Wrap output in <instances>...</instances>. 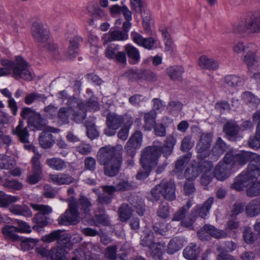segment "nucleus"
Returning a JSON list of instances; mask_svg holds the SVG:
<instances>
[{
    "label": "nucleus",
    "instance_id": "nucleus-49",
    "mask_svg": "<svg viewBox=\"0 0 260 260\" xmlns=\"http://www.w3.org/2000/svg\"><path fill=\"white\" fill-rule=\"evenodd\" d=\"M154 243L153 233L149 231H144V235L141 236L142 246L147 247L148 248H151Z\"/></svg>",
    "mask_w": 260,
    "mask_h": 260
},
{
    "label": "nucleus",
    "instance_id": "nucleus-59",
    "mask_svg": "<svg viewBox=\"0 0 260 260\" xmlns=\"http://www.w3.org/2000/svg\"><path fill=\"white\" fill-rule=\"evenodd\" d=\"M42 170L32 169V172L27 176V181L30 184L38 183L42 178Z\"/></svg>",
    "mask_w": 260,
    "mask_h": 260
},
{
    "label": "nucleus",
    "instance_id": "nucleus-33",
    "mask_svg": "<svg viewBox=\"0 0 260 260\" xmlns=\"http://www.w3.org/2000/svg\"><path fill=\"white\" fill-rule=\"evenodd\" d=\"M246 215L249 217H255L260 214V200H252L245 208Z\"/></svg>",
    "mask_w": 260,
    "mask_h": 260
},
{
    "label": "nucleus",
    "instance_id": "nucleus-4",
    "mask_svg": "<svg viewBox=\"0 0 260 260\" xmlns=\"http://www.w3.org/2000/svg\"><path fill=\"white\" fill-rule=\"evenodd\" d=\"M77 106L75 108L72 107H61L58 112V118L62 123H68L69 118L76 123L82 122L86 117L85 113L84 104L82 102H77Z\"/></svg>",
    "mask_w": 260,
    "mask_h": 260
},
{
    "label": "nucleus",
    "instance_id": "nucleus-48",
    "mask_svg": "<svg viewBox=\"0 0 260 260\" xmlns=\"http://www.w3.org/2000/svg\"><path fill=\"white\" fill-rule=\"evenodd\" d=\"M46 100V97L44 94L32 92L26 94L24 99V102L25 104L29 105L35 102H39L40 100H42L45 102Z\"/></svg>",
    "mask_w": 260,
    "mask_h": 260
},
{
    "label": "nucleus",
    "instance_id": "nucleus-34",
    "mask_svg": "<svg viewBox=\"0 0 260 260\" xmlns=\"http://www.w3.org/2000/svg\"><path fill=\"white\" fill-rule=\"evenodd\" d=\"M61 247H54L51 250L50 257L52 260H66L67 258V252L64 248H70V244H67V247H64L62 244Z\"/></svg>",
    "mask_w": 260,
    "mask_h": 260
},
{
    "label": "nucleus",
    "instance_id": "nucleus-13",
    "mask_svg": "<svg viewBox=\"0 0 260 260\" xmlns=\"http://www.w3.org/2000/svg\"><path fill=\"white\" fill-rule=\"evenodd\" d=\"M31 32L36 41L40 43L45 42L48 38V30L43 25L38 22L33 23L31 27Z\"/></svg>",
    "mask_w": 260,
    "mask_h": 260
},
{
    "label": "nucleus",
    "instance_id": "nucleus-16",
    "mask_svg": "<svg viewBox=\"0 0 260 260\" xmlns=\"http://www.w3.org/2000/svg\"><path fill=\"white\" fill-rule=\"evenodd\" d=\"M231 168L230 163H227L224 160L222 162L220 161L215 168L214 176L218 180H224L229 176L230 170Z\"/></svg>",
    "mask_w": 260,
    "mask_h": 260
},
{
    "label": "nucleus",
    "instance_id": "nucleus-8",
    "mask_svg": "<svg viewBox=\"0 0 260 260\" xmlns=\"http://www.w3.org/2000/svg\"><path fill=\"white\" fill-rule=\"evenodd\" d=\"M236 29L239 32H243L246 30L252 33L260 32V14L252 15L248 20L237 26Z\"/></svg>",
    "mask_w": 260,
    "mask_h": 260
},
{
    "label": "nucleus",
    "instance_id": "nucleus-1",
    "mask_svg": "<svg viewBox=\"0 0 260 260\" xmlns=\"http://www.w3.org/2000/svg\"><path fill=\"white\" fill-rule=\"evenodd\" d=\"M224 160L231 165H245L247 161L250 163L246 171H243L236 177L232 184V188L238 191L243 190L251 179L260 177V155L249 152H242L234 155L228 152L224 157Z\"/></svg>",
    "mask_w": 260,
    "mask_h": 260
},
{
    "label": "nucleus",
    "instance_id": "nucleus-11",
    "mask_svg": "<svg viewBox=\"0 0 260 260\" xmlns=\"http://www.w3.org/2000/svg\"><path fill=\"white\" fill-rule=\"evenodd\" d=\"M212 140V134L211 133H205L201 135L200 141L196 148L198 153V157H206L205 155L211 146Z\"/></svg>",
    "mask_w": 260,
    "mask_h": 260
},
{
    "label": "nucleus",
    "instance_id": "nucleus-57",
    "mask_svg": "<svg viewBox=\"0 0 260 260\" xmlns=\"http://www.w3.org/2000/svg\"><path fill=\"white\" fill-rule=\"evenodd\" d=\"M38 242L37 239L26 238L21 240L20 247L22 250L28 251L33 249Z\"/></svg>",
    "mask_w": 260,
    "mask_h": 260
},
{
    "label": "nucleus",
    "instance_id": "nucleus-24",
    "mask_svg": "<svg viewBox=\"0 0 260 260\" xmlns=\"http://www.w3.org/2000/svg\"><path fill=\"white\" fill-rule=\"evenodd\" d=\"M78 208L80 207L81 214L84 217L90 214L92 204L90 200L84 196H80L78 202L76 201Z\"/></svg>",
    "mask_w": 260,
    "mask_h": 260
},
{
    "label": "nucleus",
    "instance_id": "nucleus-22",
    "mask_svg": "<svg viewBox=\"0 0 260 260\" xmlns=\"http://www.w3.org/2000/svg\"><path fill=\"white\" fill-rule=\"evenodd\" d=\"M83 42V39L80 36H76L70 40L68 50V57L72 59L76 57L79 52V47Z\"/></svg>",
    "mask_w": 260,
    "mask_h": 260
},
{
    "label": "nucleus",
    "instance_id": "nucleus-30",
    "mask_svg": "<svg viewBox=\"0 0 260 260\" xmlns=\"http://www.w3.org/2000/svg\"><path fill=\"white\" fill-rule=\"evenodd\" d=\"M2 233L5 239L11 241H20L21 237L17 234L18 231L17 227L10 225H5L2 230Z\"/></svg>",
    "mask_w": 260,
    "mask_h": 260
},
{
    "label": "nucleus",
    "instance_id": "nucleus-42",
    "mask_svg": "<svg viewBox=\"0 0 260 260\" xmlns=\"http://www.w3.org/2000/svg\"><path fill=\"white\" fill-rule=\"evenodd\" d=\"M156 115L154 112L150 111L144 113V124L143 127L145 131H149L155 125Z\"/></svg>",
    "mask_w": 260,
    "mask_h": 260
},
{
    "label": "nucleus",
    "instance_id": "nucleus-2",
    "mask_svg": "<svg viewBox=\"0 0 260 260\" xmlns=\"http://www.w3.org/2000/svg\"><path fill=\"white\" fill-rule=\"evenodd\" d=\"M123 147L121 145L101 147L97 153L98 162L104 166L105 174L109 177L116 176L122 162Z\"/></svg>",
    "mask_w": 260,
    "mask_h": 260
},
{
    "label": "nucleus",
    "instance_id": "nucleus-17",
    "mask_svg": "<svg viewBox=\"0 0 260 260\" xmlns=\"http://www.w3.org/2000/svg\"><path fill=\"white\" fill-rule=\"evenodd\" d=\"M213 197L209 198L202 206H197L192 213L197 217V216L205 219L208 216L211 206L213 203Z\"/></svg>",
    "mask_w": 260,
    "mask_h": 260
},
{
    "label": "nucleus",
    "instance_id": "nucleus-46",
    "mask_svg": "<svg viewBox=\"0 0 260 260\" xmlns=\"http://www.w3.org/2000/svg\"><path fill=\"white\" fill-rule=\"evenodd\" d=\"M189 160L190 159L188 156H183L176 161L175 168L173 172L176 174L178 179H182L180 173L182 172L185 167L188 164Z\"/></svg>",
    "mask_w": 260,
    "mask_h": 260
},
{
    "label": "nucleus",
    "instance_id": "nucleus-41",
    "mask_svg": "<svg viewBox=\"0 0 260 260\" xmlns=\"http://www.w3.org/2000/svg\"><path fill=\"white\" fill-rule=\"evenodd\" d=\"M125 54H126L129 58L132 59L133 63L139 62L140 55L139 50L130 44H126L124 46Z\"/></svg>",
    "mask_w": 260,
    "mask_h": 260
},
{
    "label": "nucleus",
    "instance_id": "nucleus-56",
    "mask_svg": "<svg viewBox=\"0 0 260 260\" xmlns=\"http://www.w3.org/2000/svg\"><path fill=\"white\" fill-rule=\"evenodd\" d=\"M148 101L147 98L140 94H136L129 97L128 101L130 104L135 107H140Z\"/></svg>",
    "mask_w": 260,
    "mask_h": 260
},
{
    "label": "nucleus",
    "instance_id": "nucleus-25",
    "mask_svg": "<svg viewBox=\"0 0 260 260\" xmlns=\"http://www.w3.org/2000/svg\"><path fill=\"white\" fill-rule=\"evenodd\" d=\"M258 177L253 178L243 187H247L246 194L250 197L260 195V181H257Z\"/></svg>",
    "mask_w": 260,
    "mask_h": 260
},
{
    "label": "nucleus",
    "instance_id": "nucleus-14",
    "mask_svg": "<svg viewBox=\"0 0 260 260\" xmlns=\"http://www.w3.org/2000/svg\"><path fill=\"white\" fill-rule=\"evenodd\" d=\"M253 121L257 124L255 137L250 138L249 146L253 149L260 148V109L254 112L252 116Z\"/></svg>",
    "mask_w": 260,
    "mask_h": 260
},
{
    "label": "nucleus",
    "instance_id": "nucleus-35",
    "mask_svg": "<svg viewBox=\"0 0 260 260\" xmlns=\"http://www.w3.org/2000/svg\"><path fill=\"white\" fill-rule=\"evenodd\" d=\"M46 163L50 168L58 171H62L67 167V162L59 157L47 158Z\"/></svg>",
    "mask_w": 260,
    "mask_h": 260
},
{
    "label": "nucleus",
    "instance_id": "nucleus-63",
    "mask_svg": "<svg viewBox=\"0 0 260 260\" xmlns=\"http://www.w3.org/2000/svg\"><path fill=\"white\" fill-rule=\"evenodd\" d=\"M115 185L118 191H124L134 188L132 183L127 180H120Z\"/></svg>",
    "mask_w": 260,
    "mask_h": 260
},
{
    "label": "nucleus",
    "instance_id": "nucleus-21",
    "mask_svg": "<svg viewBox=\"0 0 260 260\" xmlns=\"http://www.w3.org/2000/svg\"><path fill=\"white\" fill-rule=\"evenodd\" d=\"M227 145L220 137H219L210 153L212 160L216 161L227 149Z\"/></svg>",
    "mask_w": 260,
    "mask_h": 260
},
{
    "label": "nucleus",
    "instance_id": "nucleus-10",
    "mask_svg": "<svg viewBox=\"0 0 260 260\" xmlns=\"http://www.w3.org/2000/svg\"><path fill=\"white\" fill-rule=\"evenodd\" d=\"M143 140V135L140 131L136 132L129 138L125 146L126 153L131 156H134L136 150L140 148Z\"/></svg>",
    "mask_w": 260,
    "mask_h": 260
},
{
    "label": "nucleus",
    "instance_id": "nucleus-36",
    "mask_svg": "<svg viewBox=\"0 0 260 260\" xmlns=\"http://www.w3.org/2000/svg\"><path fill=\"white\" fill-rule=\"evenodd\" d=\"M200 248L195 244L190 243L183 250V255L188 259H194L200 253Z\"/></svg>",
    "mask_w": 260,
    "mask_h": 260
},
{
    "label": "nucleus",
    "instance_id": "nucleus-20",
    "mask_svg": "<svg viewBox=\"0 0 260 260\" xmlns=\"http://www.w3.org/2000/svg\"><path fill=\"white\" fill-rule=\"evenodd\" d=\"M94 251L100 252V248L95 245H93L91 243H88L86 244V246L83 245L80 246L78 249H76V253H78L81 257L83 255L85 259L87 257H90V254L93 253ZM89 260H99L98 258L94 259L93 257H90Z\"/></svg>",
    "mask_w": 260,
    "mask_h": 260
},
{
    "label": "nucleus",
    "instance_id": "nucleus-31",
    "mask_svg": "<svg viewBox=\"0 0 260 260\" xmlns=\"http://www.w3.org/2000/svg\"><path fill=\"white\" fill-rule=\"evenodd\" d=\"M161 184L164 185L162 186L164 198L169 201L175 200L176 198L175 184L172 182L165 181H161Z\"/></svg>",
    "mask_w": 260,
    "mask_h": 260
},
{
    "label": "nucleus",
    "instance_id": "nucleus-53",
    "mask_svg": "<svg viewBox=\"0 0 260 260\" xmlns=\"http://www.w3.org/2000/svg\"><path fill=\"white\" fill-rule=\"evenodd\" d=\"M15 162L14 158L4 154L0 155V168L10 169L13 167Z\"/></svg>",
    "mask_w": 260,
    "mask_h": 260
},
{
    "label": "nucleus",
    "instance_id": "nucleus-29",
    "mask_svg": "<svg viewBox=\"0 0 260 260\" xmlns=\"http://www.w3.org/2000/svg\"><path fill=\"white\" fill-rule=\"evenodd\" d=\"M9 210L14 215L23 216L26 218H29L32 215V212L26 205L14 204L9 207Z\"/></svg>",
    "mask_w": 260,
    "mask_h": 260
},
{
    "label": "nucleus",
    "instance_id": "nucleus-45",
    "mask_svg": "<svg viewBox=\"0 0 260 260\" xmlns=\"http://www.w3.org/2000/svg\"><path fill=\"white\" fill-rule=\"evenodd\" d=\"M241 98L243 102L250 107H257L260 103L259 99L249 91L243 92Z\"/></svg>",
    "mask_w": 260,
    "mask_h": 260
},
{
    "label": "nucleus",
    "instance_id": "nucleus-23",
    "mask_svg": "<svg viewBox=\"0 0 260 260\" xmlns=\"http://www.w3.org/2000/svg\"><path fill=\"white\" fill-rule=\"evenodd\" d=\"M204 166V161L200 162L198 166L188 167L184 171V177L187 180L194 181L202 172Z\"/></svg>",
    "mask_w": 260,
    "mask_h": 260
},
{
    "label": "nucleus",
    "instance_id": "nucleus-54",
    "mask_svg": "<svg viewBox=\"0 0 260 260\" xmlns=\"http://www.w3.org/2000/svg\"><path fill=\"white\" fill-rule=\"evenodd\" d=\"M205 226V230H206L208 235L216 238H224L226 236V233L223 231H220L216 229L214 226L206 224Z\"/></svg>",
    "mask_w": 260,
    "mask_h": 260
},
{
    "label": "nucleus",
    "instance_id": "nucleus-50",
    "mask_svg": "<svg viewBox=\"0 0 260 260\" xmlns=\"http://www.w3.org/2000/svg\"><path fill=\"white\" fill-rule=\"evenodd\" d=\"M48 219L46 215L42 213H37L33 220L38 225L33 226L32 229L39 231L40 228H42L49 223Z\"/></svg>",
    "mask_w": 260,
    "mask_h": 260
},
{
    "label": "nucleus",
    "instance_id": "nucleus-60",
    "mask_svg": "<svg viewBox=\"0 0 260 260\" xmlns=\"http://www.w3.org/2000/svg\"><path fill=\"white\" fill-rule=\"evenodd\" d=\"M15 222L18 225L17 230L18 233L22 234H29L31 232V228L30 225L20 219H16Z\"/></svg>",
    "mask_w": 260,
    "mask_h": 260
},
{
    "label": "nucleus",
    "instance_id": "nucleus-55",
    "mask_svg": "<svg viewBox=\"0 0 260 260\" xmlns=\"http://www.w3.org/2000/svg\"><path fill=\"white\" fill-rule=\"evenodd\" d=\"M225 83L230 87H235L242 84L243 79L236 75H228L224 78Z\"/></svg>",
    "mask_w": 260,
    "mask_h": 260
},
{
    "label": "nucleus",
    "instance_id": "nucleus-52",
    "mask_svg": "<svg viewBox=\"0 0 260 260\" xmlns=\"http://www.w3.org/2000/svg\"><path fill=\"white\" fill-rule=\"evenodd\" d=\"M191 205V201H188L185 206H182L174 214L172 220L180 221L182 220Z\"/></svg>",
    "mask_w": 260,
    "mask_h": 260
},
{
    "label": "nucleus",
    "instance_id": "nucleus-62",
    "mask_svg": "<svg viewBox=\"0 0 260 260\" xmlns=\"http://www.w3.org/2000/svg\"><path fill=\"white\" fill-rule=\"evenodd\" d=\"M30 206L35 211H39V212L38 213H42L45 215L51 213L52 211L51 207L48 205L30 203Z\"/></svg>",
    "mask_w": 260,
    "mask_h": 260
},
{
    "label": "nucleus",
    "instance_id": "nucleus-47",
    "mask_svg": "<svg viewBox=\"0 0 260 260\" xmlns=\"http://www.w3.org/2000/svg\"><path fill=\"white\" fill-rule=\"evenodd\" d=\"M19 199L18 196L8 195L0 190V207H6L10 204L17 202Z\"/></svg>",
    "mask_w": 260,
    "mask_h": 260
},
{
    "label": "nucleus",
    "instance_id": "nucleus-39",
    "mask_svg": "<svg viewBox=\"0 0 260 260\" xmlns=\"http://www.w3.org/2000/svg\"><path fill=\"white\" fill-rule=\"evenodd\" d=\"M148 147H154L157 150L156 153H153L154 154H156V156L152 155V157H150V158L152 160L153 165L154 166H157L158 164V158L160 156L161 153L164 154V155L165 157H167V156L170 155L172 152H170L168 147L165 146L162 147L161 146L152 145L149 146Z\"/></svg>",
    "mask_w": 260,
    "mask_h": 260
},
{
    "label": "nucleus",
    "instance_id": "nucleus-58",
    "mask_svg": "<svg viewBox=\"0 0 260 260\" xmlns=\"http://www.w3.org/2000/svg\"><path fill=\"white\" fill-rule=\"evenodd\" d=\"M164 185L161 182L153 188L150 191V200L152 201H157L159 200L161 196H163L162 186Z\"/></svg>",
    "mask_w": 260,
    "mask_h": 260
},
{
    "label": "nucleus",
    "instance_id": "nucleus-44",
    "mask_svg": "<svg viewBox=\"0 0 260 260\" xmlns=\"http://www.w3.org/2000/svg\"><path fill=\"white\" fill-rule=\"evenodd\" d=\"M151 248H149L150 256L154 260H162V256L164 251V246L158 243H154Z\"/></svg>",
    "mask_w": 260,
    "mask_h": 260
},
{
    "label": "nucleus",
    "instance_id": "nucleus-3",
    "mask_svg": "<svg viewBox=\"0 0 260 260\" xmlns=\"http://www.w3.org/2000/svg\"><path fill=\"white\" fill-rule=\"evenodd\" d=\"M1 63L3 67H0V76L8 75L13 71V76L17 80L22 79L30 81L32 79L28 63L21 56H16L15 62L8 59H2Z\"/></svg>",
    "mask_w": 260,
    "mask_h": 260
},
{
    "label": "nucleus",
    "instance_id": "nucleus-7",
    "mask_svg": "<svg viewBox=\"0 0 260 260\" xmlns=\"http://www.w3.org/2000/svg\"><path fill=\"white\" fill-rule=\"evenodd\" d=\"M245 48L244 61L247 64L249 71L253 72L260 67L256 56L257 46L253 43H248Z\"/></svg>",
    "mask_w": 260,
    "mask_h": 260
},
{
    "label": "nucleus",
    "instance_id": "nucleus-12",
    "mask_svg": "<svg viewBox=\"0 0 260 260\" xmlns=\"http://www.w3.org/2000/svg\"><path fill=\"white\" fill-rule=\"evenodd\" d=\"M41 240L46 243H51L55 240H58L60 244H62L64 247H67V244H70V238L67 234H62L60 230L54 231L49 234L43 236Z\"/></svg>",
    "mask_w": 260,
    "mask_h": 260
},
{
    "label": "nucleus",
    "instance_id": "nucleus-43",
    "mask_svg": "<svg viewBox=\"0 0 260 260\" xmlns=\"http://www.w3.org/2000/svg\"><path fill=\"white\" fill-rule=\"evenodd\" d=\"M123 121L122 116L110 113L107 115L106 123L107 126L113 127L117 129Z\"/></svg>",
    "mask_w": 260,
    "mask_h": 260
},
{
    "label": "nucleus",
    "instance_id": "nucleus-6",
    "mask_svg": "<svg viewBox=\"0 0 260 260\" xmlns=\"http://www.w3.org/2000/svg\"><path fill=\"white\" fill-rule=\"evenodd\" d=\"M68 201V208L58 219V223L60 225L75 224L79 221V213L76 200L71 196Z\"/></svg>",
    "mask_w": 260,
    "mask_h": 260
},
{
    "label": "nucleus",
    "instance_id": "nucleus-27",
    "mask_svg": "<svg viewBox=\"0 0 260 260\" xmlns=\"http://www.w3.org/2000/svg\"><path fill=\"white\" fill-rule=\"evenodd\" d=\"M237 123L233 121L226 122L223 128V132L229 137L230 140H236L239 131Z\"/></svg>",
    "mask_w": 260,
    "mask_h": 260
},
{
    "label": "nucleus",
    "instance_id": "nucleus-37",
    "mask_svg": "<svg viewBox=\"0 0 260 260\" xmlns=\"http://www.w3.org/2000/svg\"><path fill=\"white\" fill-rule=\"evenodd\" d=\"M166 73L169 77L173 80H181L184 69L181 66H173L166 69Z\"/></svg>",
    "mask_w": 260,
    "mask_h": 260
},
{
    "label": "nucleus",
    "instance_id": "nucleus-40",
    "mask_svg": "<svg viewBox=\"0 0 260 260\" xmlns=\"http://www.w3.org/2000/svg\"><path fill=\"white\" fill-rule=\"evenodd\" d=\"M133 210L132 207L126 203L122 204L119 208L118 213L121 221H127L132 216Z\"/></svg>",
    "mask_w": 260,
    "mask_h": 260
},
{
    "label": "nucleus",
    "instance_id": "nucleus-51",
    "mask_svg": "<svg viewBox=\"0 0 260 260\" xmlns=\"http://www.w3.org/2000/svg\"><path fill=\"white\" fill-rule=\"evenodd\" d=\"M182 247V240L178 238H174L170 241L168 245L167 252L169 254H172L179 250Z\"/></svg>",
    "mask_w": 260,
    "mask_h": 260
},
{
    "label": "nucleus",
    "instance_id": "nucleus-19",
    "mask_svg": "<svg viewBox=\"0 0 260 260\" xmlns=\"http://www.w3.org/2000/svg\"><path fill=\"white\" fill-rule=\"evenodd\" d=\"M28 125L32 130H44L46 125V120L39 113H34L28 120Z\"/></svg>",
    "mask_w": 260,
    "mask_h": 260
},
{
    "label": "nucleus",
    "instance_id": "nucleus-26",
    "mask_svg": "<svg viewBox=\"0 0 260 260\" xmlns=\"http://www.w3.org/2000/svg\"><path fill=\"white\" fill-rule=\"evenodd\" d=\"M12 134L17 135L21 142L23 143L29 142V135L27 127L24 125L23 121L20 120L19 121V123L16 128L12 131Z\"/></svg>",
    "mask_w": 260,
    "mask_h": 260
},
{
    "label": "nucleus",
    "instance_id": "nucleus-18",
    "mask_svg": "<svg viewBox=\"0 0 260 260\" xmlns=\"http://www.w3.org/2000/svg\"><path fill=\"white\" fill-rule=\"evenodd\" d=\"M49 178L54 184L57 185H69L75 181V179L72 176L65 173L50 174Z\"/></svg>",
    "mask_w": 260,
    "mask_h": 260
},
{
    "label": "nucleus",
    "instance_id": "nucleus-28",
    "mask_svg": "<svg viewBox=\"0 0 260 260\" xmlns=\"http://www.w3.org/2000/svg\"><path fill=\"white\" fill-rule=\"evenodd\" d=\"M198 63L199 66L203 69L215 70L219 67V63L217 60L206 55L201 56L199 59Z\"/></svg>",
    "mask_w": 260,
    "mask_h": 260
},
{
    "label": "nucleus",
    "instance_id": "nucleus-38",
    "mask_svg": "<svg viewBox=\"0 0 260 260\" xmlns=\"http://www.w3.org/2000/svg\"><path fill=\"white\" fill-rule=\"evenodd\" d=\"M39 143L43 148H50L54 143L53 135L48 131H43L40 135Z\"/></svg>",
    "mask_w": 260,
    "mask_h": 260
},
{
    "label": "nucleus",
    "instance_id": "nucleus-9",
    "mask_svg": "<svg viewBox=\"0 0 260 260\" xmlns=\"http://www.w3.org/2000/svg\"><path fill=\"white\" fill-rule=\"evenodd\" d=\"M120 46L117 44H111L108 45L105 50V56L118 62L125 64L126 62V56L125 52L119 51Z\"/></svg>",
    "mask_w": 260,
    "mask_h": 260
},
{
    "label": "nucleus",
    "instance_id": "nucleus-61",
    "mask_svg": "<svg viewBox=\"0 0 260 260\" xmlns=\"http://www.w3.org/2000/svg\"><path fill=\"white\" fill-rule=\"evenodd\" d=\"M182 104L178 101H171L169 102L167 110L169 112L174 114L180 112L182 108Z\"/></svg>",
    "mask_w": 260,
    "mask_h": 260
},
{
    "label": "nucleus",
    "instance_id": "nucleus-64",
    "mask_svg": "<svg viewBox=\"0 0 260 260\" xmlns=\"http://www.w3.org/2000/svg\"><path fill=\"white\" fill-rule=\"evenodd\" d=\"M157 215L162 218L166 219L170 215V209L169 206H168L167 203H161L157 210Z\"/></svg>",
    "mask_w": 260,
    "mask_h": 260
},
{
    "label": "nucleus",
    "instance_id": "nucleus-5",
    "mask_svg": "<svg viewBox=\"0 0 260 260\" xmlns=\"http://www.w3.org/2000/svg\"><path fill=\"white\" fill-rule=\"evenodd\" d=\"M156 149L154 147H146L141 154L140 162L142 164V169L140 170L136 175V179L142 180L146 178L152 168L156 166L153 165L152 160L150 158L152 155L155 156L153 153H156Z\"/></svg>",
    "mask_w": 260,
    "mask_h": 260
},
{
    "label": "nucleus",
    "instance_id": "nucleus-32",
    "mask_svg": "<svg viewBox=\"0 0 260 260\" xmlns=\"http://www.w3.org/2000/svg\"><path fill=\"white\" fill-rule=\"evenodd\" d=\"M213 165L210 161H204L203 169L202 170V172H203V174L201 176L200 181L201 183L205 186L208 185L211 182V171Z\"/></svg>",
    "mask_w": 260,
    "mask_h": 260
},
{
    "label": "nucleus",
    "instance_id": "nucleus-15",
    "mask_svg": "<svg viewBox=\"0 0 260 260\" xmlns=\"http://www.w3.org/2000/svg\"><path fill=\"white\" fill-rule=\"evenodd\" d=\"M128 39V33L120 30H110L108 33L105 34L102 37L104 44L113 41H124Z\"/></svg>",
    "mask_w": 260,
    "mask_h": 260
}]
</instances>
